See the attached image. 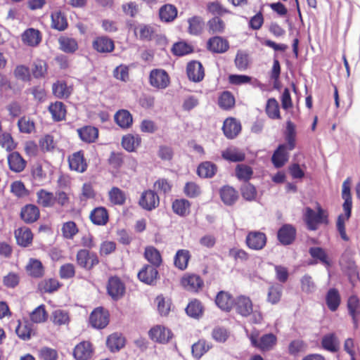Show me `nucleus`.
Wrapping results in <instances>:
<instances>
[{"label":"nucleus","mask_w":360,"mask_h":360,"mask_svg":"<svg viewBox=\"0 0 360 360\" xmlns=\"http://www.w3.org/2000/svg\"><path fill=\"white\" fill-rule=\"evenodd\" d=\"M160 198L158 193L150 189L144 191L139 200V205L147 211H151L158 207Z\"/></svg>","instance_id":"f8f14e48"},{"label":"nucleus","mask_w":360,"mask_h":360,"mask_svg":"<svg viewBox=\"0 0 360 360\" xmlns=\"http://www.w3.org/2000/svg\"><path fill=\"white\" fill-rule=\"evenodd\" d=\"M21 39L25 45L35 47L41 41V33L39 30L34 28H28L22 34Z\"/></svg>","instance_id":"7c9ffc66"},{"label":"nucleus","mask_w":360,"mask_h":360,"mask_svg":"<svg viewBox=\"0 0 360 360\" xmlns=\"http://www.w3.org/2000/svg\"><path fill=\"white\" fill-rule=\"evenodd\" d=\"M149 84L158 89H165L170 84V77L165 70L155 68L150 72Z\"/></svg>","instance_id":"6e6552de"},{"label":"nucleus","mask_w":360,"mask_h":360,"mask_svg":"<svg viewBox=\"0 0 360 360\" xmlns=\"http://www.w3.org/2000/svg\"><path fill=\"white\" fill-rule=\"evenodd\" d=\"M68 160L71 170L78 173H84L86 171L88 164L82 150L73 153L68 157Z\"/></svg>","instance_id":"ddd939ff"},{"label":"nucleus","mask_w":360,"mask_h":360,"mask_svg":"<svg viewBox=\"0 0 360 360\" xmlns=\"http://www.w3.org/2000/svg\"><path fill=\"white\" fill-rule=\"evenodd\" d=\"M61 286L60 282L55 278H49L41 281L38 284V289L41 292L52 293L58 290Z\"/></svg>","instance_id":"0e129e2a"},{"label":"nucleus","mask_w":360,"mask_h":360,"mask_svg":"<svg viewBox=\"0 0 360 360\" xmlns=\"http://www.w3.org/2000/svg\"><path fill=\"white\" fill-rule=\"evenodd\" d=\"M212 347V345L207 342L205 340H199L192 345V354L195 359H199Z\"/></svg>","instance_id":"13d9d810"},{"label":"nucleus","mask_w":360,"mask_h":360,"mask_svg":"<svg viewBox=\"0 0 360 360\" xmlns=\"http://www.w3.org/2000/svg\"><path fill=\"white\" fill-rule=\"evenodd\" d=\"M217 104L223 110H231L236 105L235 96L231 91H224L219 95Z\"/></svg>","instance_id":"a19ab883"},{"label":"nucleus","mask_w":360,"mask_h":360,"mask_svg":"<svg viewBox=\"0 0 360 360\" xmlns=\"http://www.w3.org/2000/svg\"><path fill=\"white\" fill-rule=\"evenodd\" d=\"M221 201L226 205H233L238 199V192L232 186H224L219 191Z\"/></svg>","instance_id":"f704fd0d"},{"label":"nucleus","mask_w":360,"mask_h":360,"mask_svg":"<svg viewBox=\"0 0 360 360\" xmlns=\"http://www.w3.org/2000/svg\"><path fill=\"white\" fill-rule=\"evenodd\" d=\"M108 294L114 300L122 298L125 293V285L118 276H111L107 283Z\"/></svg>","instance_id":"1a4fd4ad"},{"label":"nucleus","mask_w":360,"mask_h":360,"mask_svg":"<svg viewBox=\"0 0 360 360\" xmlns=\"http://www.w3.org/2000/svg\"><path fill=\"white\" fill-rule=\"evenodd\" d=\"M115 122L122 129H129L133 124V116L125 109L117 110L114 115Z\"/></svg>","instance_id":"2f4dec72"},{"label":"nucleus","mask_w":360,"mask_h":360,"mask_svg":"<svg viewBox=\"0 0 360 360\" xmlns=\"http://www.w3.org/2000/svg\"><path fill=\"white\" fill-rule=\"evenodd\" d=\"M25 269L30 276L33 278H41L44 274V269L41 261L37 259H30Z\"/></svg>","instance_id":"49530a36"},{"label":"nucleus","mask_w":360,"mask_h":360,"mask_svg":"<svg viewBox=\"0 0 360 360\" xmlns=\"http://www.w3.org/2000/svg\"><path fill=\"white\" fill-rule=\"evenodd\" d=\"M245 243L249 249L259 251L266 247L267 236L260 231H250L245 236Z\"/></svg>","instance_id":"423d86ee"},{"label":"nucleus","mask_w":360,"mask_h":360,"mask_svg":"<svg viewBox=\"0 0 360 360\" xmlns=\"http://www.w3.org/2000/svg\"><path fill=\"white\" fill-rule=\"evenodd\" d=\"M110 203L114 206H122L126 203L127 195L117 186H112L108 192Z\"/></svg>","instance_id":"4c0bfd02"},{"label":"nucleus","mask_w":360,"mask_h":360,"mask_svg":"<svg viewBox=\"0 0 360 360\" xmlns=\"http://www.w3.org/2000/svg\"><path fill=\"white\" fill-rule=\"evenodd\" d=\"M77 132L79 139L86 143H95L98 139V129L94 126H84L77 129Z\"/></svg>","instance_id":"cd10ccee"},{"label":"nucleus","mask_w":360,"mask_h":360,"mask_svg":"<svg viewBox=\"0 0 360 360\" xmlns=\"http://www.w3.org/2000/svg\"><path fill=\"white\" fill-rule=\"evenodd\" d=\"M36 195L37 205L44 208L55 206L63 208L68 207L70 204V194L63 191H58L53 193L41 188L37 192Z\"/></svg>","instance_id":"f257e3e1"},{"label":"nucleus","mask_w":360,"mask_h":360,"mask_svg":"<svg viewBox=\"0 0 360 360\" xmlns=\"http://www.w3.org/2000/svg\"><path fill=\"white\" fill-rule=\"evenodd\" d=\"M222 130L227 139H233L240 132L241 124L236 118L228 117L224 122Z\"/></svg>","instance_id":"393cba45"},{"label":"nucleus","mask_w":360,"mask_h":360,"mask_svg":"<svg viewBox=\"0 0 360 360\" xmlns=\"http://www.w3.org/2000/svg\"><path fill=\"white\" fill-rule=\"evenodd\" d=\"M326 304L331 311H335L341 304V295L337 288H330L326 295Z\"/></svg>","instance_id":"ea45409f"},{"label":"nucleus","mask_w":360,"mask_h":360,"mask_svg":"<svg viewBox=\"0 0 360 360\" xmlns=\"http://www.w3.org/2000/svg\"><path fill=\"white\" fill-rule=\"evenodd\" d=\"M48 312L44 304L36 307L30 314V319L32 323H41L48 319Z\"/></svg>","instance_id":"680f3d73"},{"label":"nucleus","mask_w":360,"mask_h":360,"mask_svg":"<svg viewBox=\"0 0 360 360\" xmlns=\"http://www.w3.org/2000/svg\"><path fill=\"white\" fill-rule=\"evenodd\" d=\"M73 91V86L68 84V82L63 79L56 80L51 86L53 96L58 99H68Z\"/></svg>","instance_id":"9b49d317"},{"label":"nucleus","mask_w":360,"mask_h":360,"mask_svg":"<svg viewBox=\"0 0 360 360\" xmlns=\"http://www.w3.org/2000/svg\"><path fill=\"white\" fill-rule=\"evenodd\" d=\"M141 143V138L139 134H127L122 138L121 145L127 151L131 153L136 151Z\"/></svg>","instance_id":"e433bc0d"},{"label":"nucleus","mask_w":360,"mask_h":360,"mask_svg":"<svg viewBox=\"0 0 360 360\" xmlns=\"http://www.w3.org/2000/svg\"><path fill=\"white\" fill-rule=\"evenodd\" d=\"M48 63L46 60L37 58L32 65V74L35 79L45 78L48 74Z\"/></svg>","instance_id":"603ef678"},{"label":"nucleus","mask_w":360,"mask_h":360,"mask_svg":"<svg viewBox=\"0 0 360 360\" xmlns=\"http://www.w3.org/2000/svg\"><path fill=\"white\" fill-rule=\"evenodd\" d=\"M297 230L292 224H283L277 232V238L283 245L292 244L296 238Z\"/></svg>","instance_id":"a211bd4d"},{"label":"nucleus","mask_w":360,"mask_h":360,"mask_svg":"<svg viewBox=\"0 0 360 360\" xmlns=\"http://www.w3.org/2000/svg\"><path fill=\"white\" fill-rule=\"evenodd\" d=\"M15 333L20 339L25 341L30 340L32 337L36 335L33 323L26 318L18 321Z\"/></svg>","instance_id":"dca6fc26"},{"label":"nucleus","mask_w":360,"mask_h":360,"mask_svg":"<svg viewBox=\"0 0 360 360\" xmlns=\"http://www.w3.org/2000/svg\"><path fill=\"white\" fill-rule=\"evenodd\" d=\"M92 48L99 53H112L115 48L114 41L108 36H98L92 41Z\"/></svg>","instance_id":"4468645a"},{"label":"nucleus","mask_w":360,"mask_h":360,"mask_svg":"<svg viewBox=\"0 0 360 360\" xmlns=\"http://www.w3.org/2000/svg\"><path fill=\"white\" fill-rule=\"evenodd\" d=\"M51 321L57 326L68 325L70 321L69 313L62 309L54 310L51 313Z\"/></svg>","instance_id":"bf43d9fd"},{"label":"nucleus","mask_w":360,"mask_h":360,"mask_svg":"<svg viewBox=\"0 0 360 360\" xmlns=\"http://www.w3.org/2000/svg\"><path fill=\"white\" fill-rule=\"evenodd\" d=\"M135 34L141 41H150L156 38L166 40V37L162 35H158L156 33L155 28L150 25H139L135 28Z\"/></svg>","instance_id":"2eb2a0df"},{"label":"nucleus","mask_w":360,"mask_h":360,"mask_svg":"<svg viewBox=\"0 0 360 360\" xmlns=\"http://www.w3.org/2000/svg\"><path fill=\"white\" fill-rule=\"evenodd\" d=\"M265 112L270 119L280 120L281 118L278 102L274 98L267 100Z\"/></svg>","instance_id":"052dcab7"},{"label":"nucleus","mask_w":360,"mask_h":360,"mask_svg":"<svg viewBox=\"0 0 360 360\" xmlns=\"http://www.w3.org/2000/svg\"><path fill=\"white\" fill-rule=\"evenodd\" d=\"M316 212L309 207L304 209L303 219L307 227L310 231H316L321 224H328V213L322 208L319 202H316Z\"/></svg>","instance_id":"f03ea898"},{"label":"nucleus","mask_w":360,"mask_h":360,"mask_svg":"<svg viewBox=\"0 0 360 360\" xmlns=\"http://www.w3.org/2000/svg\"><path fill=\"white\" fill-rule=\"evenodd\" d=\"M351 177H347L342 183V198L344 200L342 204V209L345 214H347V218H350L352 208V198L351 194Z\"/></svg>","instance_id":"f3484780"},{"label":"nucleus","mask_w":360,"mask_h":360,"mask_svg":"<svg viewBox=\"0 0 360 360\" xmlns=\"http://www.w3.org/2000/svg\"><path fill=\"white\" fill-rule=\"evenodd\" d=\"M60 49L67 53H73L78 49L77 40L68 36H60L58 39Z\"/></svg>","instance_id":"09e8293b"},{"label":"nucleus","mask_w":360,"mask_h":360,"mask_svg":"<svg viewBox=\"0 0 360 360\" xmlns=\"http://www.w3.org/2000/svg\"><path fill=\"white\" fill-rule=\"evenodd\" d=\"M191 205V202L186 199H176L172 202V208L177 215L185 217L189 214Z\"/></svg>","instance_id":"5fc2aeb1"},{"label":"nucleus","mask_w":360,"mask_h":360,"mask_svg":"<svg viewBox=\"0 0 360 360\" xmlns=\"http://www.w3.org/2000/svg\"><path fill=\"white\" fill-rule=\"evenodd\" d=\"M348 314L351 316L354 328L358 327L360 316V299L356 295H350L347 301Z\"/></svg>","instance_id":"4be33fe9"},{"label":"nucleus","mask_w":360,"mask_h":360,"mask_svg":"<svg viewBox=\"0 0 360 360\" xmlns=\"http://www.w3.org/2000/svg\"><path fill=\"white\" fill-rule=\"evenodd\" d=\"M186 74L189 80L199 82L205 77V69L200 61L191 60L187 63Z\"/></svg>","instance_id":"6ab92c4d"},{"label":"nucleus","mask_w":360,"mask_h":360,"mask_svg":"<svg viewBox=\"0 0 360 360\" xmlns=\"http://www.w3.org/2000/svg\"><path fill=\"white\" fill-rule=\"evenodd\" d=\"M215 303L221 310L229 312L234 306L235 299L230 292L221 290L216 295Z\"/></svg>","instance_id":"b1692460"},{"label":"nucleus","mask_w":360,"mask_h":360,"mask_svg":"<svg viewBox=\"0 0 360 360\" xmlns=\"http://www.w3.org/2000/svg\"><path fill=\"white\" fill-rule=\"evenodd\" d=\"M94 353L92 344L89 341H82L74 348L73 356L76 360H89Z\"/></svg>","instance_id":"5701e85b"},{"label":"nucleus","mask_w":360,"mask_h":360,"mask_svg":"<svg viewBox=\"0 0 360 360\" xmlns=\"http://www.w3.org/2000/svg\"><path fill=\"white\" fill-rule=\"evenodd\" d=\"M106 345L111 352H117L124 346V339L117 333L111 334L107 338Z\"/></svg>","instance_id":"69168bd1"},{"label":"nucleus","mask_w":360,"mask_h":360,"mask_svg":"<svg viewBox=\"0 0 360 360\" xmlns=\"http://www.w3.org/2000/svg\"><path fill=\"white\" fill-rule=\"evenodd\" d=\"M186 312L190 317L199 319L203 314L204 307L199 300L193 299L188 302Z\"/></svg>","instance_id":"864d4df0"},{"label":"nucleus","mask_w":360,"mask_h":360,"mask_svg":"<svg viewBox=\"0 0 360 360\" xmlns=\"http://www.w3.org/2000/svg\"><path fill=\"white\" fill-rule=\"evenodd\" d=\"M158 14L161 22L169 23L177 18L178 9L173 4H166L160 8Z\"/></svg>","instance_id":"473e14b6"},{"label":"nucleus","mask_w":360,"mask_h":360,"mask_svg":"<svg viewBox=\"0 0 360 360\" xmlns=\"http://www.w3.org/2000/svg\"><path fill=\"white\" fill-rule=\"evenodd\" d=\"M208 32L210 34H221L224 32L226 25L218 16L213 17L207 22Z\"/></svg>","instance_id":"338daca9"},{"label":"nucleus","mask_w":360,"mask_h":360,"mask_svg":"<svg viewBox=\"0 0 360 360\" xmlns=\"http://www.w3.org/2000/svg\"><path fill=\"white\" fill-rule=\"evenodd\" d=\"M149 338L154 342L165 344L172 338V333L169 329L161 325H156L148 331Z\"/></svg>","instance_id":"9d476101"},{"label":"nucleus","mask_w":360,"mask_h":360,"mask_svg":"<svg viewBox=\"0 0 360 360\" xmlns=\"http://www.w3.org/2000/svg\"><path fill=\"white\" fill-rule=\"evenodd\" d=\"M9 169L15 173L22 172L26 167L27 161L17 151H11L7 157Z\"/></svg>","instance_id":"a878e982"},{"label":"nucleus","mask_w":360,"mask_h":360,"mask_svg":"<svg viewBox=\"0 0 360 360\" xmlns=\"http://www.w3.org/2000/svg\"><path fill=\"white\" fill-rule=\"evenodd\" d=\"M321 347L326 351L335 353L340 349V342L333 333L326 334L321 339Z\"/></svg>","instance_id":"37998d69"},{"label":"nucleus","mask_w":360,"mask_h":360,"mask_svg":"<svg viewBox=\"0 0 360 360\" xmlns=\"http://www.w3.org/2000/svg\"><path fill=\"white\" fill-rule=\"evenodd\" d=\"M288 151L287 146L285 144H280L278 146L271 157V161L275 167L281 168L288 162Z\"/></svg>","instance_id":"72a5a7b5"},{"label":"nucleus","mask_w":360,"mask_h":360,"mask_svg":"<svg viewBox=\"0 0 360 360\" xmlns=\"http://www.w3.org/2000/svg\"><path fill=\"white\" fill-rule=\"evenodd\" d=\"M283 286L278 283H272L268 288L266 301L272 305L277 304L281 300Z\"/></svg>","instance_id":"8fccbe9b"},{"label":"nucleus","mask_w":360,"mask_h":360,"mask_svg":"<svg viewBox=\"0 0 360 360\" xmlns=\"http://www.w3.org/2000/svg\"><path fill=\"white\" fill-rule=\"evenodd\" d=\"M234 305L236 312L244 317H248L252 313L253 304L249 297L240 295L235 300Z\"/></svg>","instance_id":"bb28decb"},{"label":"nucleus","mask_w":360,"mask_h":360,"mask_svg":"<svg viewBox=\"0 0 360 360\" xmlns=\"http://www.w3.org/2000/svg\"><path fill=\"white\" fill-rule=\"evenodd\" d=\"M110 314L107 309L102 307L94 309L89 316V323L94 328L102 329L109 323Z\"/></svg>","instance_id":"0eeeda50"},{"label":"nucleus","mask_w":360,"mask_h":360,"mask_svg":"<svg viewBox=\"0 0 360 360\" xmlns=\"http://www.w3.org/2000/svg\"><path fill=\"white\" fill-rule=\"evenodd\" d=\"M48 110L55 122H60L65 119L67 109L65 105L61 101L51 103Z\"/></svg>","instance_id":"c9c22d12"},{"label":"nucleus","mask_w":360,"mask_h":360,"mask_svg":"<svg viewBox=\"0 0 360 360\" xmlns=\"http://www.w3.org/2000/svg\"><path fill=\"white\" fill-rule=\"evenodd\" d=\"M77 264L86 271H91L99 262V258L94 252L87 249H80L76 254Z\"/></svg>","instance_id":"20e7f679"},{"label":"nucleus","mask_w":360,"mask_h":360,"mask_svg":"<svg viewBox=\"0 0 360 360\" xmlns=\"http://www.w3.org/2000/svg\"><path fill=\"white\" fill-rule=\"evenodd\" d=\"M61 231L64 238L72 240L79 233V229L75 221H69L63 224Z\"/></svg>","instance_id":"774afa93"},{"label":"nucleus","mask_w":360,"mask_h":360,"mask_svg":"<svg viewBox=\"0 0 360 360\" xmlns=\"http://www.w3.org/2000/svg\"><path fill=\"white\" fill-rule=\"evenodd\" d=\"M207 49L214 53H224L229 49V41L219 36L210 37L206 44Z\"/></svg>","instance_id":"aec40b11"},{"label":"nucleus","mask_w":360,"mask_h":360,"mask_svg":"<svg viewBox=\"0 0 360 360\" xmlns=\"http://www.w3.org/2000/svg\"><path fill=\"white\" fill-rule=\"evenodd\" d=\"M89 219L94 225L105 226L109 221V212L105 207H95L89 214Z\"/></svg>","instance_id":"c756f323"},{"label":"nucleus","mask_w":360,"mask_h":360,"mask_svg":"<svg viewBox=\"0 0 360 360\" xmlns=\"http://www.w3.org/2000/svg\"><path fill=\"white\" fill-rule=\"evenodd\" d=\"M285 140L286 141L287 149L292 150L296 146V130L295 125L291 120L286 122V129L285 131Z\"/></svg>","instance_id":"3c124183"},{"label":"nucleus","mask_w":360,"mask_h":360,"mask_svg":"<svg viewBox=\"0 0 360 360\" xmlns=\"http://www.w3.org/2000/svg\"><path fill=\"white\" fill-rule=\"evenodd\" d=\"M51 18L52 28L58 31H63L68 27V22L67 18L65 14L60 11H56L52 13Z\"/></svg>","instance_id":"6e6d98bb"},{"label":"nucleus","mask_w":360,"mask_h":360,"mask_svg":"<svg viewBox=\"0 0 360 360\" xmlns=\"http://www.w3.org/2000/svg\"><path fill=\"white\" fill-rule=\"evenodd\" d=\"M171 51L174 56H184L192 53L194 51V48L186 41H179L173 44Z\"/></svg>","instance_id":"4d7b16f0"},{"label":"nucleus","mask_w":360,"mask_h":360,"mask_svg":"<svg viewBox=\"0 0 360 360\" xmlns=\"http://www.w3.org/2000/svg\"><path fill=\"white\" fill-rule=\"evenodd\" d=\"M217 171V165L210 161H205L200 163L197 168V174L200 178H212Z\"/></svg>","instance_id":"de8ad7c7"},{"label":"nucleus","mask_w":360,"mask_h":360,"mask_svg":"<svg viewBox=\"0 0 360 360\" xmlns=\"http://www.w3.org/2000/svg\"><path fill=\"white\" fill-rule=\"evenodd\" d=\"M15 236L17 243L22 247H27L33 240V234L30 228L20 227L15 231Z\"/></svg>","instance_id":"58836bf2"},{"label":"nucleus","mask_w":360,"mask_h":360,"mask_svg":"<svg viewBox=\"0 0 360 360\" xmlns=\"http://www.w3.org/2000/svg\"><path fill=\"white\" fill-rule=\"evenodd\" d=\"M235 172L237 179L245 183L249 182L253 175L252 168L245 164L237 165Z\"/></svg>","instance_id":"e2e57ef3"},{"label":"nucleus","mask_w":360,"mask_h":360,"mask_svg":"<svg viewBox=\"0 0 360 360\" xmlns=\"http://www.w3.org/2000/svg\"><path fill=\"white\" fill-rule=\"evenodd\" d=\"M188 24L187 32L191 35H200L204 29L205 21L200 16L195 15L187 20Z\"/></svg>","instance_id":"a18cd8bd"},{"label":"nucleus","mask_w":360,"mask_h":360,"mask_svg":"<svg viewBox=\"0 0 360 360\" xmlns=\"http://www.w3.org/2000/svg\"><path fill=\"white\" fill-rule=\"evenodd\" d=\"M191 257V255L189 250L186 249L177 250L174 257V266L181 271L186 270L188 267Z\"/></svg>","instance_id":"79ce46f5"},{"label":"nucleus","mask_w":360,"mask_h":360,"mask_svg":"<svg viewBox=\"0 0 360 360\" xmlns=\"http://www.w3.org/2000/svg\"><path fill=\"white\" fill-rule=\"evenodd\" d=\"M144 257L150 264V266L158 268L162 263V258L160 251L153 246H147L144 250Z\"/></svg>","instance_id":"c03bdc74"},{"label":"nucleus","mask_w":360,"mask_h":360,"mask_svg":"<svg viewBox=\"0 0 360 360\" xmlns=\"http://www.w3.org/2000/svg\"><path fill=\"white\" fill-rule=\"evenodd\" d=\"M155 266L145 264L139 271L137 276L140 281L147 285H154L158 277V271Z\"/></svg>","instance_id":"412c9836"},{"label":"nucleus","mask_w":360,"mask_h":360,"mask_svg":"<svg viewBox=\"0 0 360 360\" xmlns=\"http://www.w3.org/2000/svg\"><path fill=\"white\" fill-rule=\"evenodd\" d=\"M180 284L184 290L193 293L199 292L204 287L203 279L194 273L184 274L180 279Z\"/></svg>","instance_id":"39448f33"},{"label":"nucleus","mask_w":360,"mask_h":360,"mask_svg":"<svg viewBox=\"0 0 360 360\" xmlns=\"http://www.w3.org/2000/svg\"><path fill=\"white\" fill-rule=\"evenodd\" d=\"M248 338L251 345L262 352H269L277 344V337L273 333L264 334L259 338V331H252Z\"/></svg>","instance_id":"7ed1b4c3"},{"label":"nucleus","mask_w":360,"mask_h":360,"mask_svg":"<svg viewBox=\"0 0 360 360\" xmlns=\"http://www.w3.org/2000/svg\"><path fill=\"white\" fill-rule=\"evenodd\" d=\"M39 217V209L35 205L27 204L21 208L20 218L26 224H32L37 221Z\"/></svg>","instance_id":"c85d7f7f"}]
</instances>
